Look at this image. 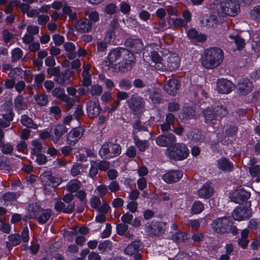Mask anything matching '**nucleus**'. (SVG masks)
Masks as SVG:
<instances>
[{
	"instance_id": "62",
	"label": "nucleus",
	"mask_w": 260,
	"mask_h": 260,
	"mask_svg": "<svg viewBox=\"0 0 260 260\" xmlns=\"http://www.w3.org/2000/svg\"><path fill=\"white\" fill-rule=\"evenodd\" d=\"M252 38L254 42L252 45L253 47L255 49L260 51V34L253 35Z\"/></svg>"
},
{
	"instance_id": "18",
	"label": "nucleus",
	"mask_w": 260,
	"mask_h": 260,
	"mask_svg": "<svg viewBox=\"0 0 260 260\" xmlns=\"http://www.w3.org/2000/svg\"><path fill=\"white\" fill-rule=\"evenodd\" d=\"M182 176L183 172L181 171L172 170L166 173L162 178L167 183H173L179 181Z\"/></svg>"
},
{
	"instance_id": "35",
	"label": "nucleus",
	"mask_w": 260,
	"mask_h": 260,
	"mask_svg": "<svg viewBox=\"0 0 260 260\" xmlns=\"http://www.w3.org/2000/svg\"><path fill=\"white\" fill-rule=\"evenodd\" d=\"M9 241L6 245L8 248H12L13 246L19 245L21 242V237L19 234H12L8 237Z\"/></svg>"
},
{
	"instance_id": "43",
	"label": "nucleus",
	"mask_w": 260,
	"mask_h": 260,
	"mask_svg": "<svg viewBox=\"0 0 260 260\" xmlns=\"http://www.w3.org/2000/svg\"><path fill=\"white\" fill-rule=\"evenodd\" d=\"M204 209V205L200 201H195L191 210L192 214H199Z\"/></svg>"
},
{
	"instance_id": "53",
	"label": "nucleus",
	"mask_w": 260,
	"mask_h": 260,
	"mask_svg": "<svg viewBox=\"0 0 260 260\" xmlns=\"http://www.w3.org/2000/svg\"><path fill=\"white\" fill-rule=\"evenodd\" d=\"M32 157L39 165H43L46 162L45 155L40 153L32 155Z\"/></svg>"
},
{
	"instance_id": "28",
	"label": "nucleus",
	"mask_w": 260,
	"mask_h": 260,
	"mask_svg": "<svg viewBox=\"0 0 260 260\" xmlns=\"http://www.w3.org/2000/svg\"><path fill=\"white\" fill-rule=\"evenodd\" d=\"M198 112L192 107H187L183 109V112L179 115L182 120H186L188 119L196 118L198 116Z\"/></svg>"
},
{
	"instance_id": "17",
	"label": "nucleus",
	"mask_w": 260,
	"mask_h": 260,
	"mask_svg": "<svg viewBox=\"0 0 260 260\" xmlns=\"http://www.w3.org/2000/svg\"><path fill=\"white\" fill-rule=\"evenodd\" d=\"M83 132V129L81 127L73 129L67 135V143L71 146L75 145L82 136Z\"/></svg>"
},
{
	"instance_id": "23",
	"label": "nucleus",
	"mask_w": 260,
	"mask_h": 260,
	"mask_svg": "<svg viewBox=\"0 0 260 260\" xmlns=\"http://www.w3.org/2000/svg\"><path fill=\"white\" fill-rule=\"evenodd\" d=\"M101 112L100 103L98 100L92 101L87 105V112L88 116L94 118L99 115Z\"/></svg>"
},
{
	"instance_id": "60",
	"label": "nucleus",
	"mask_w": 260,
	"mask_h": 260,
	"mask_svg": "<svg viewBox=\"0 0 260 260\" xmlns=\"http://www.w3.org/2000/svg\"><path fill=\"white\" fill-rule=\"evenodd\" d=\"M250 14L252 19L256 20H260V6L254 7L251 10Z\"/></svg>"
},
{
	"instance_id": "39",
	"label": "nucleus",
	"mask_w": 260,
	"mask_h": 260,
	"mask_svg": "<svg viewBox=\"0 0 260 260\" xmlns=\"http://www.w3.org/2000/svg\"><path fill=\"white\" fill-rule=\"evenodd\" d=\"M21 122L22 125L27 127L33 129H37L38 128L37 125L34 123L32 119L26 115H23L21 116Z\"/></svg>"
},
{
	"instance_id": "42",
	"label": "nucleus",
	"mask_w": 260,
	"mask_h": 260,
	"mask_svg": "<svg viewBox=\"0 0 260 260\" xmlns=\"http://www.w3.org/2000/svg\"><path fill=\"white\" fill-rule=\"evenodd\" d=\"M34 98L37 104L40 106H45L48 102V97L45 94H37Z\"/></svg>"
},
{
	"instance_id": "31",
	"label": "nucleus",
	"mask_w": 260,
	"mask_h": 260,
	"mask_svg": "<svg viewBox=\"0 0 260 260\" xmlns=\"http://www.w3.org/2000/svg\"><path fill=\"white\" fill-rule=\"evenodd\" d=\"M217 166L220 170L225 172L231 171L234 168V165L225 158L219 159L217 161Z\"/></svg>"
},
{
	"instance_id": "29",
	"label": "nucleus",
	"mask_w": 260,
	"mask_h": 260,
	"mask_svg": "<svg viewBox=\"0 0 260 260\" xmlns=\"http://www.w3.org/2000/svg\"><path fill=\"white\" fill-rule=\"evenodd\" d=\"M75 208V204L71 203L66 205L61 201H57L55 204V209L58 211L66 213H71Z\"/></svg>"
},
{
	"instance_id": "19",
	"label": "nucleus",
	"mask_w": 260,
	"mask_h": 260,
	"mask_svg": "<svg viewBox=\"0 0 260 260\" xmlns=\"http://www.w3.org/2000/svg\"><path fill=\"white\" fill-rule=\"evenodd\" d=\"M69 128L63 124H58L54 125L51 128V133L52 134V141L54 143H56L60 138L65 133L67 132Z\"/></svg>"
},
{
	"instance_id": "36",
	"label": "nucleus",
	"mask_w": 260,
	"mask_h": 260,
	"mask_svg": "<svg viewBox=\"0 0 260 260\" xmlns=\"http://www.w3.org/2000/svg\"><path fill=\"white\" fill-rule=\"evenodd\" d=\"M175 121V116L172 114H168L166 115V121L160 125V129L162 131H167L171 128V125H173Z\"/></svg>"
},
{
	"instance_id": "30",
	"label": "nucleus",
	"mask_w": 260,
	"mask_h": 260,
	"mask_svg": "<svg viewBox=\"0 0 260 260\" xmlns=\"http://www.w3.org/2000/svg\"><path fill=\"white\" fill-rule=\"evenodd\" d=\"M141 246V243L139 241H135L129 244L124 249L125 254L132 255L136 254Z\"/></svg>"
},
{
	"instance_id": "64",
	"label": "nucleus",
	"mask_w": 260,
	"mask_h": 260,
	"mask_svg": "<svg viewBox=\"0 0 260 260\" xmlns=\"http://www.w3.org/2000/svg\"><path fill=\"white\" fill-rule=\"evenodd\" d=\"M249 172L252 176H256L260 174V165L249 167Z\"/></svg>"
},
{
	"instance_id": "11",
	"label": "nucleus",
	"mask_w": 260,
	"mask_h": 260,
	"mask_svg": "<svg viewBox=\"0 0 260 260\" xmlns=\"http://www.w3.org/2000/svg\"><path fill=\"white\" fill-rule=\"evenodd\" d=\"M210 7L211 10L210 13L204 15L201 19L202 24L207 27L213 26L222 17L221 15L218 14V11L213 10L211 5Z\"/></svg>"
},
{
	"instance_id": "50",
	"label": "nucleus",
	"mask_w": 260,
	"mask_h": 260,
	"mask_svg": "<svg viewBox=\"0 0 260 260\" xmlns=\"http://www.w3.org/2000/svg\"><path fill=\"white\" fill-rule=\"evenodd\" d=\"M148 91L150 92L149 97L153 103H157L160 102V93L158 92V91L156 90H153L152 91H150V89H149Z\"/></svg>"
},
{
	"instance_id": "33",
	"label": "nucleus",
	"mask_w": 260,
	"mask_h": 260,
	"mask_svg": "<svg viewBox=\"0 0 260 260\" xmlns=\"http://www.w3.org/2000/svg\"><path fill=\"white\" fill-rule=\"evenodd\" d=\"M171 239L177 243H183L187 239V236L182 231L171 232Z\"/></svg>"
},
{
	"instance_id": "44",
	"label": "nucleus",
	"mask_w": 260,
	"mask_h": 260,
	"mask_svg": "<svg viewBox=\"0 0 260 260\" xmlns=\"http://www.w3.org/2000/svg\"><path fill=\"white\" fill-rule=\"evenodd\" d=\"M81 186V183L78 180L70 181L67 185V189L71 192H74L79 189Z\"/></svg>"
},
{
	"instance_id": "59",
	"label": "nucleus",
	"mask_w": 260,
	"mask_h": 260,
	"mask_svg": "<svg viewBox=\"0 0 260 260\" xmlns=\"http://www.w3.org/2000/svg\"><path fill=\"white\" fill-rule=\"evenodd\" d=\"M71 233L73 235H76L78 233H80L82 235L84 236L88 233V230L85 226L81 227L80 228H76L73 229V230L71 231Z\"/></svg>"
},
{
	"instance_id": "15",
	"label": "nucleus",
	"mask_w": 260,
	"mask_h": 260,
	"mask_svg": "<svg viewBox=\"0 0 260 260\" xmlns=\"http://www.w3.org/2000/svg\"><path fill=\"white\" fill-rule=\"evenodd\" d=\"M234 87L232 82L228 80L221 79L217 81L216 89L219 93L228 94L233 90Z\"/></svg>"
},
{
	"instance_id": "5",
	"label": "nucleus",
	"mask_w": 260,
	"mask_h": 260,
	"mask_svg": "<svg viewBox=\"0 0 260 260\" xmlns=\"http://www.w3.org/2000/svg\"><path fill=\"white\" fill-rule=\"evenodd\" d=\"M228 113L227 110L222 106H217L214 108H207L203 111L205 122L210 125L216 124L218 117L225 116Z\"/></svg>"
},
{
	"instance_id": "2",
	"label": "nucleus",
	"mask_w": 260,
	"mask_h": 260,
	"mask_svg": "<svg viewBox=\"0 0 260 260\" xmlns=\"http://www.w3.org/2000/svg\"><path fill=\"white\" fill-rule=\"evenodd\" d=\"M120 57L123 59L119 63V68L122 71L131 69L135 62V57L133 53H131L128 50L120 48L111 50L108 54V59L110 63L116 61Z\"/></svg>"
},
{
	"instance_id": "8",
	"label": "nucleus",
	"mask_w": 260,
	"mask_h": 260,
	"mask_svg": "<svg viewBox=\"0 0 260 260\" xmlns=\"http://www.w3.org/2000/svg\"><path fill=\"white\" fill-rule=\"evenodd\" d=\"M40 212L41 213L38 218V220L40 224H44L50 218L51 210L50 209H45L41 211V209L36 205H32L29 214L25 216L23 219L24 221H27L30 219L37 218V216Z\"/></svg>"
},
{
	"instance_id": "48",
	"label": "nucleus",
	"mask_w": 260,
	"mask_h": 260,
	"mask_svg": "<svg viewBox=\"0 0 260 260\" xmlns=\"http://www.w3.org/2000/svg\"><path fill=\"white\" fill-rule=\"evenodd\" d=\"M50 7L48 6H46L45 7H41L40 9H36V10H28V11L26 13L27 15L29 17H33L36 15H38L40 12H47Z\"/></svg>"
},
{
	"instance_id": "14",
	"label": "nucleus",
	"mask_w": 260,
	"mask_h": 260,
	"mask_svg": "<svg viewBox=\"0 0 260 260\" xmlns=\"http://www.w3.org/2000/svg\"><path fill=\"white\" fill-rule=\"evenodd\" d=\"M251 212L248 208L240 206L237 207L232 213V217L235 220H245L250 217Z\"/></svg>"
},
{
	"instance_id": "52",
	"label": "nucleus",
	"mask_w": 260,
	"mask_h": 260,
	"mask_svg": "<svg viewBox=\"0 0 260 260\" xmlns=\"http://www.w3.org/2000/svg\"><path fill=\"white\" fill-rule=\"evenodd\" d=\"M103 88L98 84L93 85L91 86L89 92L92 95H99L102 92Z\"/></svg>"
},
{
	"instance_id": "57",
	"label": "nucleus",
	"mask_w": 260,
	"mask_h": 260,
	"mask_svg": "<svg viewBox=\"0 0 260 260\" xmlns=\"http://www.w3.org/2000/svg\"><path fill=\"white\" fill-rule=\"evenodd\" d=\"M111 246L112 243L110 241L105 240L103 242L100 243L98 246V248L100 251L104 252L107 249L111 248Z\"/></svg>"
},
{
	"instance_id": "27",
	"label": "nucleus",
	"mask_w": 260,
	"mask_h": 260,
	"mask_svg": "<svg viewBox=\"0 0 260 260\" xmlns=\"http://www.w3.org/2000/svg\"><path fill=\"white\" fill-rule=\"evenodd\" d=\"M72 76V72L70 71H66L64 72L59 73L55 77V81L60 85H66L69 84Z\"/></svg>"
},
{
	"instance_id": "1",
	"label": "nucleus",
	"mask_w": 260,
	"mask_h": 260,
	"mask_svg": "<svg viewBox=\"0 0 260 260\" xmlns=\"http://www.w3.org/2000/svg\"><path fill=\"white\" fill-rule=\"evenodd\" d=\"M152 45L146 46L143 52L144 59L149 65L158 70L174 71L180 66V58L176 53L168 52L161 58L157 51L153 49Z\"/></svg>"
},
{
	"instance_id": "45",
	"label": "nucleus",
	"mask_w": 260,
	"mask_h": 260,
	"mask_svg": "<svg viewBox=\"0 0 260 260\" xmlns=\"http://www.w3.org/2000/svg\"><path fill=\"white\" fill-rule=\"evenodd\" d=\"M229 38L236 44L238 49H241L243 48L245 45V41L244 39L241 38L239 36L231 35L229 36Z\"/></svg>"
},
{
	"instance_id": "20",
	"label": "nucleus",
	"mask_w": 260,
	"mask_h": 260,
	"mask_svg": "<svg viewBox=\"0 0 260 260\" xmlns=\"http://www.w3.org/2000/svg\"><path fill=\"white\" fill-rule=\"evenodd\" d=\"M75 27L80 32H88L91 30L92 23L86 18H81L75 23Z\"/></svg>"
},
{
	"instance_id": "34",
	"label": "nucleus",
	"mask_w": 260,
	"mask_h": 260,
	"mask_svg": "<svg viewBox=\"0 0 260 260\" xmlns=\"http://www.w3.org/2000/svg\"><path fill=\"white\" fill-rule=\"evenodd\" d=\"M63 47L70 59L75 58L77 56V53L75 52L76 46L74 44L71 42H66L63 44Z\"/></svg>"
},
{
	"instance_id": "25",
	"label": "nucleus",
	"mask_w": 260,
	"mask_h": 260,
	"mask_svg": "<svg viewBox=\"0 0 260 260\" xmlns=\"http://www.w3.org/2000/svg\"><path fill=\"white\" fill-rule=\"evenodd\" d=\"M180 86V82L177 79H170L164 88L166 92L172 95H175Z\"/></svg>"
},
{
	"instance_id": "56",
	"label": "nucleus",
	"mask_w": 260,
	"mask_h": 260,
	"mask_svg": "<svg viewBox=\"0 0 260 260\" xmlns=\"http://www.w3.org/2000/svg\"><path fill=\"white\" fill-rule=\"evenodd\" d=\"M2 147V151L5 154H8L12 152L13 150V146L9 143H3L2 140H0V146Z\"/></svg>"
},
{
	"instance_id": "12",
	"label": "nucleus",
	"mask_w": 260,
	"mask_h": 260,
	"mask_svg": "<svg viewBox=\"0 0 260 260\" xmlns=\"http://www.w3.org/2000/svg\"><path fill=\"white\" fill-rule=\"evenodd\" d=\"M165 224L162 222H148L145 225V232L150 235H156L162 233Z\"/></svg>"
},
{
	"instance_id": "58",
	"label": "nucleus",
	"mask_w": 260,
	"mask_h": 260,
	"mask_svg": "<svg viewBox=\"0 0 260 260\" xmlns=\"http://www.w3.org/2000/svg\"><path fill=\"white\" fill-rule=\"evenodd\" d=\"M172 24L174 27H186L187 25L181 18H173Z\"/></svg>"
},
{
	"instance_id": "13",
	"label": "nucleus",
	"mask_w": 260,
	"mask_h": 260,
	"mask_svg": "<svg viewBox=\"0 0 260 260\" xmlns=\"http://www.w3.org/2000/svg\"><path fill=\"white\" fill-rule=\"evenodd\" d=\"M127 103L129 108L135 114L139 113L142 111L144 104L143 100L140 96L134 95L127 101Z\"/></svg>"
},
{
	"instance_id": "16",
	"label": "nucleus",
	"mask_w": 260,
	"mask_h": 260,
	"mask_svg": "<svg viewBox=\"0 0 260 260\" xmlns=\"http://www.w3.org/2000/svg\"><path fill=\"white\" fill-rule=\"evenodd\" d=\"M176 141V137L172 133L160 135L156 139V144L161 147H168L175 143Z\"/></svg>"
},
{
	"instance_id": "49",
	"label": "nucleus",
	"mask_w": 260,
	"mask_h": 260,
	"mask_svg": "<svg viewBox=\"0 0 260 260\" xmlns=\"http://www.w3.org/2000/svg\"><path fill=\"white\" fill-rule=\"evenodd\" d=\"M52 94L53 96L57 98L59 100H62L64 96L66 95L64 90L60 87H56L52 91Z\"/></svg>"
},
{
	"instance_id": "4",
	"label": "nucleus",
	"mask_w": 260,
	"mask_h": 260,
	"mask_svg": "<svg viewBox=\"0 0 260 260\" xmlns=\"http://www.w3.org/2000/svg\"><path fill=\"white\" fill-rule=\"evenodd\" d=\"M213 10L218 11V14L223 17L224 15L235 16L240 10V5L236 0H215L211 4Z\"/></svg>"
},
{
	"instance_id": "9",
	"label": "nucleus",
	"mask_w": 260,
	"mask_h": 260,
	"mask_svg": "<svg viewBox=\"0 0 260 260\" xmlns=\"http://www.w3.org/2000/svg\"><path fill=\"white\" fill-rule=\"evenodd\" d=\"M121 150V146L119 144L109 142L102 145L99 150V154L102 157L111 158L119 155Z\"/></svg>"
},
{
	"instance_id": "46",
	"label": "nucleus",
	"mask_w": 260,
	"mask_h": 260,
	"mask_svg": "<svg viewBox=\"0 0 260 260\" xmlns=\"http://www.w3.org/2000/svg\"><path fill=\"white\" fill-rule=\"evenodd\" d=\"M85 15L88 16L90 22H96L99 20V14L96 11L87 10L85 12Z\"/></svg>"
},
{
	"instance_id": "6",
	"label": "nucleus",
	"mask_w": 260,
	"mask_h": 260,
	"mask_svg": "<svg viewBox=\"0 0 260 260\" xmlns=\"http://www.w3.org/2000/svg\"><path fill=\"white\" fill-rule=\"evenodd\" d=\"M232 225V221L227 217L218 218L212 223V228L217 233L225 234L231 232L232 234L236 235L238 233V230Z\"/></svg>"
},
{
	"instance_id": "61",
	"label": "nucleus",
	"mask_w": 260,
	"mask_h": 260,
	"mask_svg": "<svg viewBox=\"0 0 260 260\" xmlns=\"http://www.w3.org/2000/svg\"><path fill=\"white\" fill-rule=\"evenodd\" d=\"M119 86L123 89L128 90L132 86L131 82L127 79H122L119 83Z\"/></svg>"
},
{
	"instance_id": "21",
	"label": "nucleus",
	"mask_w": 260,
	"mask_h": 260,
	"mask_svg": "<svg viewBox=\"0 0 260 260\" xmlns=\"http://www.w3.org/2000/svg\"><path fill=\"white\" fill-rule=\"evenodd\" d=\"M253 87L252 83L247 78L240 80L236 88L241 94L246 95L251 92Z\"/></svg>"
},
{
	"instance_id": "7",
	"label": "nucleus",
	"mask_w": 260,
	"mask_h": 260,
	"mask_svg": "<svg viewBox=\"0 0 260 260\" xmlns=\"http://www.w3.org/2000/svg\"><path fill=\"white\" fill-rule=\"evenodd\" d=\"M166 155L173 160H182L185 159L189 154V150L183 143H177L167 148Z\"/></svg>"
},
{
	"instance_id": "54",
	"label": "nucleus",
	"mask_w": 260,
	"mask_h": 260,
	"mask_svg": "<svg viewBox=\"0 0 260 260\" xmlns=\"http://www.w3.org/2000/svg\"><path fill=\"white\" fill-rule=\"evenodd\" d=\"M98 163L93 160L90 161V168L89 172V176L93 178L98 173Z\"/></svg>"
},
{
	"instance_id": "55",
	"label": "nucleus",
	"mask_w": 260,
	"mask_h": 260,
	"mask_svg": "<svg viewBox=\"0 0 260 260\" xmlns=\"http://www.w3.org/2000/svg\"><path fill=\"white\" fill-rule=\"evenodd\" d=\"M23 54L22 51L19 48H16L12 51V60L15 61L19 59Z\"/></svg>"
},
{
	"instance_id": "40",
	"label": "nucleus",
	"mask_w": 260,
	"mask_h": 260,
	"mask_svg": "<svg viewBox=\"0 0 260 260\" xmlns=\"http://www.w3.org/2000/svg\"><path fill=\"white\" fill-rule=\"evenodd\" d=\"M134 143L138 148L139 151L142 152L144 151L148 146L146 140H141L137 136L134 137Z\"/></svg>"
},
{
	"instance_id": "26",
	"label": "nucleus",
	"mask_w": 260,
	"mask_h": 260,
	"mask_svg": "<svg viewBox=\"0 0 260 260\" xmlns=\"http://www.w3.org/2000/svg\"><path fill=\"white\" fill-rule=\"evenodd\" d=\"M250 196V193L243 189H241L235 191L233 194L232 201L240 203L248 199Z\"/></svg>"
},
{
	"instance_id": "38",
	"label": "nucleus",
	"mask_w": 260,
	"mask_h": 260,
	"mask_svg": "<svg viewBox=\"0 0 260 260\" xmlns=\"http://www.w3.org/2000/svg\"><path fill=\"white\" fill-rule=\"evenodd\" d=\"M187 35L190 39H195L198 42H204L206 40V37L204 35L200 34L195 29H190L188 30Z\"/></svg>"
},
{
	"instance_id": "3",
	"label": "nucleus",
	"mask_w": 260,
	"mask_h": 260,
	"mask_svg": "<svg viewBox=\"0 0 260 260\" xmlns=\"http://www.w3.org/2000/svg\"><path fill=\"white\" fill-rule=\"evenodd\" d=\"M223 58V52L221 49L211 47L204 50L202 56L201 64L207 69H213L221 64Z\"/></svg>"
},
{
	"instance_id": "24",
	"label": "nucleus",
	"mask_w": 260,
	"mask_h": 260,
	"mask_svg": "<svg viewBox=\"0 0 260 260\" xmlns=\"http://www.w3.org/2000/svg\"><path fill=\"white\" fill-rule=\"evenodd\" d=\"M214 193V189L210 183L204 184L198 191V196L202 199H208Z\"/></svg>"
},
{
	"instance_id": "51",
	"label": "nucleus",
	"mask_w": 260,
	"mask_h": 260,
	"mask_svg": "<svg viewBox=\"0 0 260 260\" xmlns=\"http://www.w3.org/2000/svg\"><path fill=\"white\" fill-rule=\"evenodd\" d=\"M76 100V97L70 98L67 94H66L65 96H64V98L61 101L66 103L67 108L68 109H70L75 105Z\"/></svg>"
},
{
	"instance_id": "47",
	"label": "nucleus",
	"mask_w": 260,
	"mask_h": 260,
	"mask_svg": "<svg viewBox=\"0 0 260 260\" xmlns=\"http://www.w3.org/2000/svg\"><path fill=\"white\" fill-rule=\"evenodd\" d=\"M31 155L41 152L42 149V145L41 142L39 140H33L31 142Z\"/></svg>"
},
{
	"instance_id": "22",
	"label": "nucleus",
	"mask_w": 260,
	"mask_h": 260,
	"mask_svg": "<svg viewBox=\"0 0 260 260\" xmlns=\"http://www.w3.org/2000/svg\"><path fill=\"white\" fill-rule=\"evenodd\" d=\"M125 45L133 53H139L143 47V44L140 39H128L125 42Z\"/></svg>"
},
{
	"instance_id": "63",
	"label": "nucleus",
	"mask_w": 260,
	"mask_h": 260,
	"mask_svg": "<svg viewBox=\"0 0 260 260\" xmlns=\"http://www.w3.org/2000/svg\"><path fill=\"white\" fill-rule=\"evenodd\" d=\"M182 16L183 17L182 20L187 24L191 20V14L189 10H184L182 12Z\"/></svg>"
},
{
	"instance_id": "10",
	"label": "nucleus",
	"mask_w": 260,
	"mask_h": 260,
	"mask_svg": "<svg viewBox=\"0 0 260 260\" xmlns=\"http://www.w3.org/2000/svg\"><path fill=\"white\" fill-rule=\"evenodd\" d=\"M40 178L44 185L51 186L53 188L58 186L62 182V179L60 178L53 176L49 171L43 173L40 175Z\"/></svg>"
},
{
	"instance_id": "37",
	"label": "nucleus",
	"mask_w": 260,
	"mask_h": 260,
	"mask_svg": "<svg viewBox=\"0 0 260 260\" xmlns=\"http://www.w3.org/2000/svg\"><path fill=\"white\" fill-rule=\"evenodd\" d=\"M249 235L248 230L245 229L241 232V238L238 240L239 245L243 248L247 247L249 241L247 240V237Z\"/></svg>"
},
{
	"instance_id": "32",
	"label": "nucleus",
	"mask_w": 260,
	"mask_h": 260,
	"mask_svg": "<svg viewBox=\"0 0 260 260\" xmlns=\"http://www.w3.org/2000/svg\"><path fill=\"white\" fill-rule=\"evenodd\" d=\"M187 137L196 142H202L204 140V136L201 132L197 129H192L189 131L186 134Z\"/></svg>"
},
{
	"instance_id": "41",
	"label": "nucleus",
	"mask_w": 260,
	"mask_h": 260,
	"mask_svg": "<svg viewBox=\"0 0 260 260\" xmlns=\"http://www.w3.org/2000/svg\"><path fill=\"white\" fill-rule=\"evenodd\" d=\"M14 105L18 110H24L26 109V105L23 101L22 95H19L14 100Z\"/></svg>"
}]
</instances>
